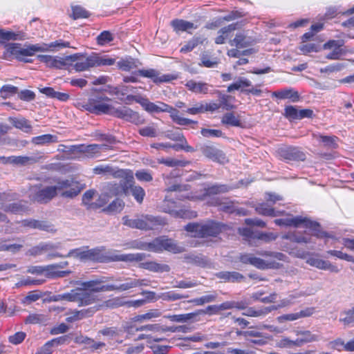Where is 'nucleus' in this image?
Masks as SVG:
<instances>
[{
  "label": "nucleus",
  "instance_id": "obj_29",
  "mask_svg": "<svg viewBox=\"0 0 354 354\" xmlns=\"http://www.w3.org/2000/svg\"><path fill=\"white\" fill-rule=\"evenodd\" d=\"M162 251L167 250L174 254L184 252V248L177 244V243L171 239H167L162 236Z\"/></svg>",
  "mask_w": 354,
  "mask_h": 354
},
{
  "label": "nucleus",
  "instance_id": "obj_2",
  "mask_svg": "<svg viewBox=\"0 0 354 354\" xmlns=\"http://www.w3.org/2000/svg\"><path fill=\"white\" fill-rule=\"evenodd\" d=\"M103 248H95L90 250L84 249V261H91L100 263L111 261L140 262L146 257L145 253L113 254H105L102 252Z\"/></svg>",
  "mask_w": 354,
  "mask_h": 354
},
{
  "label": "nucleus",
  "instance_id": "obj_28",
  "mask_svg": "<svg viewBox=\"0 0 354 354\" xmlns=\"http://www.w3.org/2000/svg\"><path fill=\"white\" fill-rule=\"evenodd\" d=\"M185 86L191 91L196 93L206 94L209 91V85L205 82H197L194 80H189L185 84Z\"/></svg>",
  "mask_w": 354,
  "mask_h": 354
},
{
  "label": "nucleus",
  "instance_id": "obj_49",
  "mask_svg": "<svg viewBox=\"0 0 354 354\" xmlns=\"http://www.w3.org/2000/svg\"><path fill=\"white\" fill-rule=\"evenodd\" d=\"M32 142L35 145H46L52 142H57V138L51 134H44L32 138Z\"/></svg>",
  "mask_w": 354,
  "mask_h": 354
},
{
  "label": "nucleus",
  "instance_id": "obj_3",
  "mask_svg": "<svg viewBox=\"0 0 354 354\" xmlns=\"http://www.w3.org/2000/svg\"><path fill=\"white\" fill-rule=\"evenodd\" d=\"M221 223L208 220L204 223H190L185 226V230L193 234L194 237H216L225 229Z\"/></svg>",
  "mask_w": 354,
  "mask_h": 354
},
{
  "label": "nucleus",
  "instance_id": "obj_21",
  "mask_svg": "<svg viewBox=\"0 0 354 354\" xmlns=\"http://www.w3.org/2000/svg\"><path fill=\"white\" fill-rule=\"evenodd\" d=\"M98 311V307L91 306L86 309L75 310L71 313V315L66 318L68 322H75L85 317L92 316L95 313Z\"/></svg>",
  "mask_w": 354,
  "mask_h": 354
},
{
  "label": "nucleus",
  "instance_id": "obj_44",
  "mask_svg": "<svg viewBox=\"0 0 354 354\" xmlns=\"http://www.w3.org/2000/svg\"><path fill=\"white\" fill-rule=\"evenodd\" d=\"M221 123L232 127H240L241 125L240 120L233 112L224 114L221 119Z\"/></svg>",
  "mask_w": 354,
  "mask_h": 354
},
{
  "label": "nucleus",
  "instance_id": "obj_45",
  "mask_svg": "<svg viewBox=\"0 0 354 354\" xmlns=\"http://www.w3.org/2000/svg\"><path fill=\"white\" fill-rule=\"evenodd\" d=\"M239 233L241 235L244 239L248 241L250 245H255V235L256 231H254L249 227L239 228Z\"/></svg>",
  "mask_w": 354,
  "mask_h": 354
},
{
  "label": "nucleus",
  "instance_id": "obj_24",
  "mask_svg": "<svg viewBox=\"0 0 354 354\" xmlns=\"http://www.w3.org/2000/svg\"><path fill=\"white\" fill-rule=\"evenodd\" d=\"M139 268L154 272H168L170 270V268L168 265L160 264L154 261L140 263Z\"/></svg>",
  "mask_w": 354,
  "mask_h": 354
},
{
  "label": "nucleus",
  "instance_id": "obj_53",
  "mask_svg": "<svg viewBox=\"0 0 354 354\" xmlns=\"http://www.w3.org/2000/svg\"><path fill=\"white\" fill-rule=\"evenodd\" d=\"M348 52L352 53L353 50H348L346 47L344 48L333 49L330 53L326 55V58L333 60L339 59L342 55H345Z\"/></svg>",
  "mask_w": 354,
  "mask_h": 354
},
{
  "label": "nucleus",
  "instance_id": "obj_31",
  "mask_svg": "<svg viewBox=\"0 0 354 354\" xmlns=\"http://www.w3.org/2000/svg\"><path fill=\"white\" fill-rule=\"evenodd\" d=\"M313 138L322 142L324 147L328 149H335L337 147L336 136H324L322 134H313Z\"/></svg>",
  "mask_w": 354,
  "mask_h": 354
},
{
  "label": "nucleus",
  "instance_id": "obj_64",
  "mask_svg": "<svg viewBox=\"0 0 354 354\" xmlns=\"http://www.w3.org/2000/svg\"><path fill=\"white\" fill-rule=\"evenodd\" d=\"M113 40V35L107 30L102 32L97 37V44L100 45H104Z\"/></svg>",
  "mask_w": 354,
  "mask_h": 354
},
{
  "label": "nucleus",
  "instance_id": "obj_63",
  "mask_svg": "<svg viewBox=\"0 0 354 354\" xmlns=\"http://www.w3.org/2000/svg\"><path fill=\"white\" fill-rule=\"evenodd\" d=\"M343 317L339 319V321L343 322L344 325H348L354 322V306L348 310L342 313Z\"/></svg>",
  "mask_w": 354,
  "mask_h": 354
},
{
  "label": "nucleus",
  "instance_id": "obj_32",
  "mask_svg": "<svg viewBox=\"0 0 354 354\" xmlns=\"http://www.w3.org/2000/svg\"><path fill=\"white\" fill-rule=\"evenodd\" d=\"M277 309V307L274 306L264 307L258 310H256L254 308H248L245 312L243 313V315L248 317H261L265 316L271 311Z\"/></svg>",
  "mask_w": 354,
  "mask_h": 354
},
{
  "label": "nucleus",
  "instance_id": "obj_9",
  "mask_svg": "<svg viewBox=\"0 0 354 354\" xmlns=\"http://www.w3.org/2000/svg\"><path fill=\"white\" fill-rule=\"evenodd\" d=\"M95 174L110 175L115 178H128V180L133 179V171L127 169H115L110 165H100L93 169Z\"/></svg>",
  "mask_w": 354,
  "mask_h": 354
},
{
  "label": "nucleus",
  "instance_id": "obj_46",
  "mask_svg": "<svg viewBox=\"0 0 354 354\" xmlns=\"http://www.w3.org/2000/svg\"><path fill=\"white\" fill-rule=\"evenodd\" d=\"M25 39L24 35L17 34L12 31H7L0 29V42L10 40H23Z\"/></svg>",
  "mask_w": 354,
  "mask_h": 354
},
{
  "label": "nucleus",
  "instance_id": "obj_7",
  "mask_svg": "<svg viewBox=\"0 0 354 354\" xmlns=\"http://www.w3.org/2000/svg\"><path fill=\"white\" fill-rule=\"evenodd\" d=\"M67 65L71 63L77 72L88 71L95 66L94 55L84 56L78 54L66 56Z\"/></svg>",
  "mask_w": 354,
  "mask_h": 354
},
{
  "label": "nucleus",
  "instance_id": "obj_50",
  "mask_svg": "<svg viewBox=\"0 0 354 354\" xmlns=\"http://www.w3.org/2000/svg\"><path fill=\"white\" fill-rule=\"evenodd\" d=\"M11 124L16 128L19 129L26 133L29 132L32 127L30 124L29 122L25 118H12L10 119Z\"/></svg>",
  "mask_w": 354,
  "mask_h": 354
},
{
  "label": "nucleus",
  "instance_id": "obj_19",
  "mask_svg": "<svg viewBox=\"0 0 354 354\" xmlns=\"http://www.w3.org/2000/svg\"><path fill=\"white\" fill-rule=\"evenodd\" d=\"M315 312L314 308H307L296 313L283 315L277 317L279 322L283 323L286 321H295L301 317H306L312 315Z\"/></svg>",
  "mask_w": 354,
  "mask_h": 354
},
{
  "label": "nucleus",
  "instance_id": "obj_13",
  "mask_svg": "<svg viewBox=\"0 0 354 354\" xmlns=\"http://www.w3.org/2000/svg\"><path fill=\"white\" fill-rule=\"evenodd\" d=\"M306 263L308 265L320 270H329L335 273L339 272V269L337 266L333 265L330 261L320 259L313 255L310 256L306 259Z\"/></svg>",
  "mask_w": 354,
  "mask_h": 354
},
{
  "label": "nucleus",
  "instance_id": "obj_58",
  "mask_svg": "<svg viewBox=\"0 0 354 354\" xmlns=\"http://www.w3.org/2000/svg\"><path fill=\"white\" fill-rule=\"evenodd\" d=\"M96 191L94 189L87 190L82 196V203L86 207L87 209H91V204H93L92 200L93 199Z\"/></svg>",
  "mask_w": 354,
  "mask_h": 354
},
{
  "label": "nucleus",
  "instance_id": "obj_17",
  "mask_svg": "<svg viewBox=\"0 0 354 354\" xmlns=\"http://www.w3.org/2000/svg\"><path fill=\"white\" fill-rule=\"evenodd\" d=\"M233 188V187H230L227 185L214 184L205 187L203 194L198 197V198L204 200L207 196L226 193Z\"/></svg>",
  "mask_w": 354,
  "mask_h": 354
},
{
  "label": "nucleus",
  "instance_id": "obj_27",
  "mask_svg": "<svg viewBox=\"0 0 354 354\" xmlns=\"http://www.w3.org/2000/svg\"><path fill=\"white\" fill-rule=\"evenodd\" d=\"M279 99H290L293 102H296L299 100V95L297 91H294L292 88H286L274 91L272 94Z\"/></svg>",
  "mask_w": 354,
  "mask_h": 354
},
{
  "label": "nucleus",
  "instance_id": "obj_52",
  "mask_svg": "<svg viewBox=\"0 0 354 354\" xmlns=\"http://www.w3.org/2000/svg\"><path fill=\"white\" fill-rule=\"evenodd\" d=\"M306 227L311 230L313 234L318 238L326 236V233L321 230L320 225L317 222L308 220V222L306 223Z\"/></svg>",
  "mask_w": 354,
  "mask_h": 354
},
{
  "label": "nucleus",
  "instance_id": "obj_23",
  "mask_svg": "<svg viewBox=\"0 0 354 354\" xmlns=\"http://www.w3.org/2000/svg\"><path fill=\"white\" fill-rule=\"evenodd\" d=\"M162 237L155 239L150 243H140L133 246V248L148 250L154 252L162 251Z\"/></svg>",
  "mask_w": 354,
  "mask_h": 354
},
{
  "label": "nucleus",
  "instance_id": "obj_15",
  "mask_svg": "<svg viewBox=\"0 0 354 354\" xmlns=\"http://www.w3.org/2000/svg\"><path fill=\"white\" fill-rule=\"evenodd\" d=\"M138 73L140 75L151 78L155 83L168 82L174 79L175 77L171 75H162L160 76V73L155 69L139 70Z\"/></svg>",
  "mask_w": 354,
  "mask_h": 354
},
{
  "label": "nucleus",
  "instance_id": "obj_11",
  "mask_svg": "<svg viewBox=\"0 0 354 354\" xmlns=\"http://www.w3.org/2000/svg\"><path fill=\"white\" fill-rule=\"evenodd\" d=\"M197 149L200 150L204 156L214 162L224 163L227 161L225 153L213 145H199L197 146Z\"/></svg>",
  "mask_w": 354,
  "mask_h": 354
},
{
  "label": "nucleus",
  "instance_id": "obj_40",
  "mask_svg": "<svg viewBox=\"0 0 354 354\" xmlns=\"http://www.w3.org/2000/svg\"><path fill=\"white\" fill-rule=\"evenodd\" d=\"M282 239L290 240L292 242L298 243H307L310 241V238L309 236H304L297 232H288L283 235Z\"/></svg>",
  "mask_w": 354,
  "mask_h": 354
},
{
  "label": "nucleus",
  "instance_id": "obj_18",
  "mask_svg": "<svg viewBox=\"0 0 354 354\" xmlns=\"http://www.w3.org/2000/svg\"><path fill=\"white\" fill-rule=\"evenodd\" d=\"M281 156L288 160L304 161L306 159V154L295 147H288L281 152Z\"/></svg>",
  "mask_w": 354,
  "mask_h": 354
},
{
  "label": "nucleus",
  "instance_id": "obj_39",
  "mask_svg": "<svg viewBox=\"0 0 354 354\" xmlns=\"http://www.w3.org/2000/svg\"><path fill=\"white\" fill-rule=\"evenodd\" d=\"M252 44L251 39L247 37L242 33L236 35L234 39L230 41L231 46H235L237 48H243L248 47Z\"/></svg>",
  "mask_w": 354,
  "mask_h": 354
},
{
  "label": "nucleus",
  "instance_id": "obj_34",
  "mask_svg": "<svg viewBox=\"0 0 354 354\" xmlns=\"http://www.w3.org/2000/svg\"><path fill=\"white\" fill-rule=\"evenodd\" d=\"M297 335H301V337L297 338V346H301L306 343L315 342L319 339V336L312 334L309 330L297 331Z\"/></svg>",
  "mask_w": 354,
  "mask_h": 354
},
{
  "label": "nucleus",
  "instance_id": "obj_6",
  "mask_svg": "<svg viewBox=\"0 0 354 354\" xmlns=\"http://www.w3.org/2000/svg\"><path fill=\"white\" fill-rule=\"evenodd\" d=\"M68 47H70L69 42L63 41L62 40H56L55 41L50 44H29V46H26L23 48L18 45H12L10 46V49L12 53L15 54L18 53L19 55H34L37 52H45L51 48L61 49Z\"/></svg>",
  "mask_w": 354,
  "mask_h": 354
},
{
  "label": "nucleus",
  "instance_id": "obj_54",
  "mask_svg": "<svg viewBox=\"0 0 354 354\" xmlns=\"http://www.w3.org/2000/svg\"><path fill=\"white\" fill-rule=\"evenodd\" d=\"M276 346L281 348H292L297 346V339L291 340L288 337H283L276 341Z\"/></svg>",
  "mask_w": 354,
  "mask_h": 354
},
{
  "label": "nucleus",
  "instance_id": "obj_57",
  "mask_svg": "<svg viewBox=\"0 0 354 354\" xmlns=\"http://www.w3.org/2000/svg\"><path fill=\"white\" fill-rule=\"evenodd\" d=\"M187 296H185L174 291H169L167 292L161 293L158 296V299H161L164 301H176L183 298H187Z\"/></svg>",
  "mask_w": 354,
  "mask_h": 354
},
{
  "label": "nucleus",
  "instance_id": "obj_38",
  "mask_svg": "<svg viewBox=\"0 0 354 354\" xmlns=\"http://www.w3.org/2000/svg\"><path fill=\"white\" fill-rule=\"evenodd\" d=\"M205 38L202 36H195L192 39L188 41L186 44H185L180 48V53H187L188 52H191L194 48L198 46L199 44H203L205 41Z\"/></svg>",
  "mask_w": 354,
  "mask_h": 354
},
{
  "label": "nucleus",
  "instance_id": "obj_22",
  "mask_svg": "<svg viewBox=\"0 0 354 354\" xmlns=\"http://www.w3.org/2000/svg\"><path fill=\"white\" fill-rule=\"evenodd\" d=\"M42 158L41 156H10V163L17 165L25 166L35 164L39 161Z\"/></svg>",
  "mask_w": 354,
  "mask_h": 354
},
{
  "label": "nucleus",
  "instance_id": "obj_10",
  "mask_svg": "<svg viewBox=\"0 0 354 354\" xmlns=\"http://www.w3.org/2000/svg\"><path fill=\"white\" fill-rule=\"evenodd\" d=\"M109 100L107 97L95 96L88 100L84 105V108L91 113L109 114L111 106L103 102Z\"/></svg>",
  "mask_w": 354,
  "mask_h": 354
},
{
  "label": "nucleus",
  "instance_id": "obj_14",
  "mask_svg": "<svg viewBox=\"0 0 354 354\" xmlns=\"http://www.w3.org/2000/svg\"><path fill=\"white\" fill-rule=\"evenodd\" d=\"M37 58L41 62L46 64L48 67L62 68L67 66L66 57H59L47 55H39Z\"/></svg>",
  "mask_w": 354,
  "mask_h": 354
},
{
  "label": "nucleus",
  "instance_id": "obj_51",
  "mask_svg": "<svg viewBox=\"0 0 354 354\" xmlns=\"http://www.w3.org/2000/svg\"><path fill=\"white\" fill-rule=\"evenodd\" d=\"M217 298V294L213 293L209 295H203L198 298L193 299L189 302L193 303L196 306H203L205 304L211 303L214 301Z\"/></svg>",
  "mask_w": 354,
  "mask_h": 354
},
{
  "label": "nucleus",
  "instance_id": "obj_60",
  "mask_svg": "<svg viewBox=\"0 0 354 354\" xmlns=\"http://www.w3.org/2000/svg\"><path fill=\"white\" fill-rule=\"evenodd\" d=\"M0 93L3 98H8L18 93V88L10 84L4 85L1 87Z\"/></svg>",
  "mask_w": 354,
  "mask_h": 354
},
{
  "label": "nucleus",
  "instance_id": "obj_16",
  "mask_svg": "<svg viewBox=\"0 0 354 354\" xmlns=\"http://www.w3.org/2000/svg\"><path fill=\"white\" fill-rule=\"evenodd\" d=\"M20 223L24 227H27L32 229H38L48 232H55L53 225L46 221H38L35 219H25L22 220L20 222Z\"/></svg>",
  "mask_w": 354,
  "mask_h": 354
},
{
  "label": "nucleus",
  "instance_id": "obj_36",
  "mask_svg": "<svg viewBox=\"0 0 354 354\" xmlns=\"http://www.w3.org/2000/svg\"><path fill=\"white\" fill-rule=\"evenodd\" d=\"M167 113H170V117L171 118L172 120L175 122L176 124L179 125H188L190 124H196L197 122L192 120L188 118H185L179 116L178 113L179 111L173 107H170Z\"/></svg>",
  "mask_w": 354,
  "mask_h": 354
},
{
  "label": "nucleus",
  "instance_id": "obj_41",
  "mask_svg": "<svg viewBox=\"0 0 354 354\" xmlns=\"http://www.w3.org/2000/svg\"><path fill=\"white\" fill-rule=\"evenodd\" d=\"M251 265L258 269L265 270L277 268V263L274 261H266L262 259L254 257Z\"/></svg>",
  "mask_w": 354,
  "mask_h": 354
},
{
  "label": "nucleus",
  "instance_id": "obj_5",
  "mask_svg": "<svg viewBox=\"0 0 354 354\" xmlns=\"http://www.w3.org/2000/svg\"><path fill=\"white\" fill-rule=\"evenodd\" d=\"M122 220L124 225L142 230H154L158 226L165 224V221L162 218L149 214H142L131 219L127 216H124Z\"/></svg>",
  "mask_w": 354,
  "mask_h": 354
},
{
  "label": "nucleus",
  "instance_id": "obj_59",
  "mask_svg": "<svg viewBox=\"0 0 354 354\" xmlns=\"http://www.w3.org/2000/svg\"><path fill=\"white\" fill-rule=\"evenodd\" d=\"M255 240H261L266 243L270 242L277 238V235L272 232H262L256 231Z\"/></svg>",
  "mask_w": 354,
  "mask_h": 354
},
{
  "label": "nucleus",
  "instance_id": "obj_47",
  "mask_svg": "<svg viewBox=\"0 0 354 354\" xmlns=\"http://www.w3.org/2000/svg\"><path fill=\"white\" fill-rule=\"evenodd\" d=\"M124 207V203L122 200L117 198L110 203L103 211L110 213L116 214L120 212Z\"/></svg>",
  "mask_w": 354,
  "mask_h": 354
},
{
  "label": "nucleus",
  "instance_id": "obj_20",
  "mask_svg": "<svg viewBox=\"0 0 354 354\" xmlns=\"http://www.w3.org/2000/svg\"><path fill=\"white\" fill-rule=\"evenodd\" d=\"M216 277L223 282L239 283L245 279V277L238 272L221 271L216 274Z\"/></svg>",
  "mask_w": 354,
  "mask_h": 354
},
{
  "label": "nucleus",
  "instance_id": "obj_33",
  "mask_svg": "<svg viewBox=\"0 0 354 354\" xmlns=\"http://www.w3.org/2000/svg\"><path fill=\"white\" fill-rule=\"evenodd\" d=\"M39 91L48 97L56 98L62 102H66L69 99V95L68 93L56 91L51 87L40 88Z\"/></svg>",
  "mask_w": 354,
  "mask_h": 354
},
{
  "label": "nucleus",
  "instance_id": "obj_25",
  "mask_svg": "<svg viewBox=\"0 0 354 354\" xmlns=\"http://www.w3.org/2000/svg\"><path fill=\"white\" fill-rule=\"evenodd\" d=\"M17 243H11L8 241H0V251H7L12 253H16L20 251L24 247V240L17 239Z\"/></svg>",
  "mask_w": 354,
  "mask_h": 354
},
{
  "label": "nucleus",
  "instance_id": "obj_35",
  "mask_svg": "<svg viewBox=\"0 0 354 354\" xmlns=\"http://www.w3.org/2000/svg\"><path fill=\"white\" fill-rule=\"evenodd\" d=\"M1 208L6 212H11L13 214H21L28 210V207L26 205V203L21 201L3 205Z\"/></svg>",
  "mask_w": 354,
  "mask_h": 354
},
{
  "label": "nucleus",
  "instance_id": "obj_12",
  "mask_svg": "<svg viewBox=\"0 0 354 354\" xmlns=\"http://www.w3.org/2000/svg\"><path fill=\"white\" fill-rule=\"evenodd\" d=\"M123 179L125 180L123 184H121L123 192L125 194H128L130 192L138 203H142L145 196L144 189L139 185H135L133 176L131 180H128V178Z\"/></svg>",
  "mask_w": 354,
  "mask_h": 354
},
{
  "label": "nucleus",
  "instance_id": "obj_55",
  "mask_svg": "<svg viewBox=\"0 0 354 354\" xmlns=\"http://www.w3.org/2000/svg\"><path fill=\"white\" fill-rule=\"evenodd\" d=\"M123 120L136 124H140L144 122V120L140 116L139 113L133 111L131 109L128 111Z\"/></svg>",
  "mask_w": 354,
  "mask_h": 354
},
{
  "label": "nucleus",
  "instance_id": "obj_42",
  "mask_svg": "<svg viewBox=\"0 0 354 354\" xmlns=\"http://www.w3.org/2000/svg\"><path fill=\"white\" fill-rule=\"evenodd\" d=\"M143 330H149V331H156L158 332L160 330L165 331V330L162 329V327L159 324H147L145 326H142L140 327H136L134 326H131L128 328V333L129 334H134L138 331H143Z\"/></svg>",
  "mask_w": 354,
  "mask_h": 354
},
{
  "label": "nucleus",
  "instance_id": "obj_48",
  "mask_svg": "<svg viewBox=\"0 0 354 354\" xmlns=\"http://www.w3.org/2000/svg\"><path fill=\"white\" fill-rule=\"evenodd\" d=\"M68 180L71 184L70 187L64 189H66L65 191L62 190L63 192L62 193V196L63 197L72 198L77 196L80 194L81 189L78 187V185L76 184V183H75L71 180Z\"/></svg>",
  "mask_w": 354,
  "mask_h": 354
},
{
  "label": "nucleus",
  "instance_id": "obj_56",
  "mask_svg": "<svg viewBox=\"0 0 354 354\" xmlns=\"http://www.w3.org/2000/svg\"><path fill=\"white\" fill-rule=\"evenodd\" d=\"M256 212L261 215L275 216L274 209L266 203H261L255 207Z\"/></svg>",
  "mask_w": 354,
  "mask_h": 354
},
{
  "label": "nucleus",
  "instance_id": "obj_8",
  "mask_svg": "<svg viewBox=\"0 0 354 354\" xmlns=\"http://www.w3.org/2000/svg\"><path fill=\"white\" fill-rule=\"evenodd\" d=\"M63 147L66 148V149L64 150L65 152L74 154L81 153L82 155V158H93L95 153L100 152V151L104 147H106V145L93 144L87 146H85L84 145H72L70 147Z\"/></svg>",
  "mask_w": 354,
  "mask_h": 354
},
{
  "label": "nucleus",
  "instance_id": "obj_26",
  "mask_svg": "<svg viewBox=\"0 0 354 354\" xmlns=\"http://www.w3.org/2000/svg\"><path fill=\"white\" fill-rule=\"evenodd\" d=\"M252 86L250 80L244 77H239L236 82L228 86L227 91L231 93L235 90H241V92L245 93V91L248 89L247 88H249Z\"/></svg>",
  "mask_w": 354,
  "mask_h": 354
},
{
  "label": "nucleus",
  "instance_id": "obj_61",
  "mask_svg": "<svg viewBox=\"0 0 354 354\" xmlns=\"http://www.w3.org/2000/svg\"><path fill=\"white\" fill-rule=\"evenodd\" d=\"M212 205L218 207L220 210L230 212L232 211L233 205L231 202H223L222 199L216 198L212 203Z\"/></svg>",
  "mask_w": 354,
  "mask_h": 354
},
{
  "label": "nucleus",
  "instance_id": "obj_37",
  "mask_svg": "<svg viewBox=\"0 0 354 354\" xmlns=\"http://www.w3.org/2000/svg\"><path fill=\"white\" fill-rule=\"evenodd\" d=\"M238 23L232 24L222 28L219 31V35L216 37L215 43L216 44H222L225 43V39L227 37L228 34L235 30L237 28Z\"/></svg>",
  "mask_w": 354,
  "mask_h": 354
},
{
  "label": "nucleus",
  "instance_id": "obj_43",
  "mask_svg": "<svg viewBox=\"0 0 354 354\" xmlns=\"http://www.w3.org/2000/svg\"><path fill=\"white\" fill-rule=\"evenodd\" d=\"M197 317V313L195 312L189 313L187 314H180V315H169L167 317L171 321L175 322L185 323L189 320H196Z\"/></svg>",
  "mask_w": 354,
  "mask_h": 354
},
{
  "label": "nucleus",
  "instance_id": "obj_4",
  "mask_svg": "<svg viewBox=\"0 0 354 354\" xmlns=\"http://www.w3.org/2000/svg\"><path fill=\"white\" fill-rule=\"evenodd\" d=\"M71 183L66 180H60L54 186L42 187L41 185L32 187L31 189L30 198L32 201L40 203H46L55 197L58 192L64 190L70 187Z\"/></svg>",
  "mask_w": 354,
  "mask_h": 354
},
{
  "label": "nucleus",
  "instance_id": "obj_62",
  "mask_svg": "<svg viewBox=\"0 0 354 354\" xmlns=\"http://www.w3.org/2000/svg\"><path fill=\"white\" fill-rule=\"evenodd\" d=\"M160 316V313L158 310H151L145 314L139 315L134 319L136 321L149 320L153 318H157Z\"/></svg>",
  "mask_w": 354,
  "mask_h": 354
},
{
  "label": "nucleus",
  "instance_id": "obj_30",
  "mask_svg": "<svg viewBox=\"0 0 354 354\" xmlns=\"http://www.w3.org/2000/svg\"><path fill=\"white\" fill-rule=\"evenodd\" d=\"M171 26L176 32L179 31L188 32L190 29H196L198 28L194 23L178 19L172 20L171 21Z\"/></svg>",
  "mask_w": 354,
  "mask_h": 354
},
{
  "label": "nucleus",
  "instance_id": "obj_1",
  "mask_svg": "<svg viewBox=\"0 0 354 354\" xmlns=\"http://www.w3.org/2000/svg\"><path fill=\"white\" fill-rule=\"evenodd\" d=\"M109 279L111 278L102 277L82 282L80 284L81 288L71 290L69 292L59 295L55 297L54 300L65 299L68 301L76 302L78 306H90L100 301V299L94 292L108 291L124 292L137 287L149 286L151 283V281L147 279L127 277L122 279V277H119L116 281H124V283L119 285H104L103 283Z\"/></svg>",
  "mask_w": 354,
  "mask_h": 354
}]
</instances>
